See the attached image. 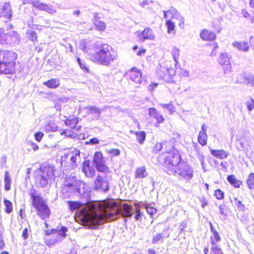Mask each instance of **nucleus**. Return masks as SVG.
<instances>
[{"mask_svg":"<svg viewBox=\"0 0 254 254\" xmlns=\"http://www.w3.org/2000/svg\"><path fill=\"white\" fill-rule=\"evenodd\" d=\"M102 173L97 175L94 182V187L97 190L107 192L109 190V182L111 180V177L105 172Z\"/></svg>","mask_w":254,"mask_h":254,"instance_id":"10","label":"nucleus"},{"mask_svg":"<svg viewBox=\"0 0 254 254\" xmlns=\"http://www.w3.org/2000/svg\"><path fill=\"white\" fill-rule=\"evenodd\" d=\"M43 135H44V134L42 132L39 131V132H36L35 134V139L38 142L41 141V140H42V137L43 136Z\"/></svg>","mask_w":254,"mask_h":254,"instance_id":"56","label":"nucleus"},{"mask_svg":"<svg viewBox=\"0 0 254 254\" xmlns=\"http://www.w3.org/2000/svg\"><path fill=\"white\" fill-rule=\"evenodd\" d=\"M41 173L36 177L37 184L42 188L54 181L59 175L58 171L53 166L49 164L43 165L40 168Z\"/></svg>","mask_w":254,"mask_h":254,"instance_id":"4","label":"nucleus"},{"mask_svg":"<svg viewBox=\"0 0 254 254\" xmlns=\"http://www.w3.org/2000/svg\"><path fill=\"white\" fill-rule=\"evenodd\" d=\"M94 162L96 168L99 172H106L108 170V168L105 165L102 154L101 152L97 151L95 153Z\"/></svg>","mask_w":254,"mask_h":254,"instance_id":"13","label":"nucleus"},{"mask_svg":"<svg viewBox=\"0 0 254 254\" xmlns=\"http://www.w3.org/2000/svg\"><path fill=\"white\" fill-rule=\"evenodd\" d=\"M28 38L33 42L37 41V33L32 30H28L27 32Z\"/></svg>","mask_w":254,"mask_h":254,"instance_id":"41","label":"nucleus"},{"mask_svg":"<svg viewBox=\"0 0 254 254\" xmlns=\"http://www.w3.org/2000/svg\"><path fill=\"white\" fill-rule=\"evenodd\" d=\"M12 13L9 3L5 2L2 5L0 3V17L3 16L6 18L10 19Z\"/></svg>","mask_w":254,"mask_h":254,"instance_id":"18","label":"nucleus"},{"mask_svg":"<svg viewBox=\"0 0 254 254\" xmlns=\"http://www.w3.org/2000/svg\"><path fill=\"white\" fill-rule=\"evenodd\" d=\"M200 36L203 40L212 41L216 38L215 34L208 30H203L201 31Z\"/></svg>","mask_w":254,"mask_h":254,"instance_id":"24","label":"nucleus"},{"mask_svg":"<svg viewBox=\"0 0 254 254\" xmlns=\"http://www.w3.org/2000/svg\"><path fill=\"white\" fill-rule=\"evenodd\" d=\"M17 59V54L14 51L3 50L0 63V73L11 74L14 73Z\"/></svg>","mask_w":254,"mask_h":254,"instance_id":"3","label":"nucleus"},{"mask_svg":"<svg viewBox=\"0 0 254 254\" xmlns=\"http://www.w3.org/2000/svg\"><path fill=\"white\" fill-rule=\"evenodd\" d=\"M135 134L137 142L140 144H143L146 137L145 132L143 131H136Z\"/></svg>","mask_w":254,"mask_h":254,"instance_id":"36","label":"nucleus"},{"mask_svg":"<svg viewBox=\"0 0 254 254\" xmlns=\"http://www.w3.org/2000/svg\"><path fill=\"white\" fill-rule=\"evenodd\" d=\"M242 14H243V15L244 16V17H245L247 19H249L251 17L250 14L249 13V12L247 11V10L246 9H242Z\"/></svg>","mask_w":254,"mask_h":254,"instance_id":"61","label":"nucleus"},{"mask_svg":"<svg viewBox=\"0 0 254 254\" xmlns=\"http://www.w3.org/2000/svg\"><path fill=\"white\" fill-rule=\"evenodd\" d=\"M214 195L218 199H222L224 198V192L218 189L215 191Z\"/></svg>","mask_w":254,"mask_h":254,"instance_id":"49","label":"nucleus"},{"mask_svg":"<svg viewBox=\"0 0 254 254\" xmlns=\"http://www.w3.org/2000/svg\"><path fill=\"white\" fill-rule=\"evenodd\" d=\"M80 48L83 50L84 53H89V51L87 49L85 43L82 42L80 45Z\"/></svg>","mask_w":254,"mask_h":254,"instance_id":"62","label":"nucleus"},{"mask_svg":"<svg viewBox=\"0 0 254 254\" xmlns=\"http://www.w3.org/2000/svg\"><path fill=\"white\" fill-rule=\"evenodd\" d=\"M92 209L95 210L91 215L87 222V227L89 229H98L99 226L107 221L116 220L119 216L125 219L126 222L127 218H131L133 214V207L127 203H124L120 209L117 208L114 211L112 209L117 207L116 204H112L109 206V209L105 210L104 212H98L102 208V205L95 202L90 204Z\"/></svg>","mask_w":254,"mask_h":254,"instance_id":"1","label":"nucleus"},{"mask_svg":"<svg viewBox=\"0 0 254 254\" xmlns=\"http://www.w3.org/2000/svg\"><path fill=\"white\" fill-rule=\"evenodd\" d=\"M158 74L160 75L161 78L166 79L167 76L171 77L174 75L175 74V71L172 68H162V69L158 72Z\"/></svg>","mask_w":254,"mask_h":254,"instance_id":"25","label":"nucleus"},{"mask_svg":"<svg viewBox=\"0 0 254 254\" xmlns=\"http://www.w3.org/2000/svg\"><path fill=\"white\" fill-rule=\"evenodd\" d=\"M246 104L249 111H252L253 109H254V100L252 98H251L250 100L247 101Z\"/></svg>","mask_w":254,"mask_h":254,"instance_id":"48","label":"nucleus"},{"mask_svg":"<svg viewBox=\"0 0 254 254\" xmlns=\"http://www.w3.org/2000/svg\"><path fill=\"white\" fill-rule=\"evenodd\" d=\"M27 144L28 146H29L30 148H32L34 151H37L39 148L37 144H36L31 141L27 142Z\"/></svg>","mask_w":254,"mask_h":254,"instance_id":"53","label":"nucleus"},{"mask_svg":"<svg viewBox=\"0 0 254 254\" xmlns=\"http://www.w3.org/2000/svg\"><path fill=\"white\" fill-rule=\"evenodd\" d=\"M210 242L212 245V247L211 248V251L213 253V254H223V252L222 250L218 247L215 244V242L213 239L212 238H210Z\"/></svg>","mask_w":254,"mask_h":254,"instance_id":"35","label":"nucleus"},{"mask_svg":"<svg viewBox=\"0 0 254 254\" xmlns=\"http://www.w3.org/2000/svg\"><path fill=\"white\" fill-rule=\"evenodd\" d=\"M169 236L170 233L168 232V228L165 229L161 233L157 232L153 234L151 243L152 244L163 243L165 238H168Z\"/></svg>","mask_w":254,"mask_h":254,"instance_id":"16","label":"nucleus"},{"mask_svg":"<svg viewBox=\"0 0 254 254\" xmlns=\"http://www.w3.org/2000/svg\"><path fill=\"white\" fill-rule=\"evenodd\" d=\"M219 63L223 66L225 74H228L230 72L232 67L230 58L228 57L227 53H224L220 55Z\"/></svg>","mask_w":254,"mask_h":254,"instance_id":"15","label":"nucleus"},{"mask_svg":"<svg viewBox=\"0 0 254 254\" xmlns=\"http://www.w3.org/2000/svg\"><path fill=\"white\" fill-rule=\"evenodd\" d=\"M160 106H161L163 108L167 109L171 114H172L174 112V107L172 104H160Z\"/></svg>","mask_w":254,"mask_h":254,"instance_id":"47","label":"nucleus"},{"mask_svg":"<svg viewBox=\"0 0 254 254\" xmlns=\"http://www.w3.org/2000/svg\"><path fill=\"white\" fill-rule=\"evenodd\" d=\"M212 234L213 236L211 237V238H213V239L215 242V243H218L221 241V238L217 231L214 232V233H213Z\"/></svg>","mask_w":254,"mask_h":254,"instance_id":"52","label":"nucleus"},{"mask_svg":"<svg viewBox=\"0 0 254 254\" xmlns=\"http://www.w3.org/2000/svg\"><path fill=\"white\" fill-rule=\"evenodd\" d=\"M232 45L238 50L243 52H247L250 49L249 44L247 41H235L233 43Z\"/></svg>","mask_w":254,"mask_h":254,"instance_id":"22","label":"nucleus"},{"mask_svg":"<svg viewBox=\"0 0 254 254\" xmlns=\"http://www.w3.org/2000/svg\"><path fill=\"white\" fill-rule=\"evenodd\" d=\"M22 236L24 240H26L28 238V230L27 228H25L22 232Z\"/></svg>","mask_w":254,"mask_h":254,"instance_id":"60","label":"nucleus"},{"mask_svg":"<svg viewBox=\"0 0 254 254\" xmlns=\"http://www.w3.org/2000/svg\"><path fill=\"white\" fill-rule=\"evenodd\" d=\"M33 17H30L29 18V20L27 23V24L28 25V26L29 27H31V28H34V25L33 24Z\"/></svg>","mask_w":254,"mask_h":254,"instance_id":"63","label":"nucleus"},{"mask_svg":"<svg viewBox=\"0 0 254 254\" xmlns=\"http://www.w3.org/2000/svg\"><path fill=\"white\" fill-rule=\"evenodd\" d=\"M87 110V114L91 117L93 120H97L100 118L103 110L94 106H89L85 108Z\"/></svg>","mask_w":254,"mask_h":254,"instance_id":"17","label":"nucleus"},{"mask_svg":"<svg viewBox=\"0 0 254 254\" xmlns=\"http://www.w3.org/2000/svg\"><path fill=\"white\" fill-rule=\"evenodd\" d=\"M219 212L222 215L221 219L223 220H226L228 216V209L226 206L224 204H222L219 205Z\"/></svg>","mask_w":254,"mask_h":254,"instance_id":"33","label":"nucleus"},{"mask_svg":"<svg viewBox=\"0 0 254 254\" xmlns=\"http://www.w3.org/2000/svg\"><path fill=\"white\" fill-rule=\"evenodd\" d=\"M168 152V154L166 156L164 160V167L168 174H174L175 169L183 161L178 151L173 150L171 152Z\"/></svg>","mask_w":254,"mask_h":254,"instance_id":"6","label":"nucleus"},{"mask_svg":"<svg viewBox=\"0 0 254 254\" xmlns=\"http://www.w3.org/2000/svg\"><path fill=\"white\" fill-rule=\"evenodd\" d=\"M77 62L81 69H83L85 72H89L88 66H87L84 61H82L79 58H77Z\"/></svg>","mask_w":254,"mask_h":254,"instance_id":"43","label":"nucleus"},{"mask_svg":"<svg viewBox=\"0 0 254 254\" xmlns=\"http://www.w3.org/2000/svg\"><path fill=\"white\" fill-rule=\"evenodd\" d=\"M207 126L204 124H202L201 130L198 136V142L202 145L205 146L207 144V134L206 133Z\"/></svg>","mask_w":254,"mask_h":254,"instance_id":"21","label":"nucleus"},{"mask_svg":"<svg viewBox=\"0 0 254 254\" xmlns=\"http://www.w3.org/2000/svg\"><path fill=\"white\" fill-rule=\"evenodd\" d=\"M239 146H237L238 149L239 150H242L243 149H246L248 144H247L244 141L240 140L238 142Z\"/></svg>","mask_w":254,"mask_h":254,"instance_id":"50","label":"nucleus"},{"mask_svg":"<svg viewBox=\"0 0 254 254\" xmlns=\"http://www.w3.org/2000/svg\"><path fill=\"white\" fill-rule=\"evenodd\" d=\"M153 2L152 0H145L139 2V5L142 7H144L146 5H148L150 3Z\"/></svg>","mask_w":254,"mask_h":254,"instance_id":"59","label":"nucleus"},{"mask_svg":"<svg viewBox=\"0 0 254 254\" xmlns=\"http://www.w3.org/2000/svg\"><path fill=\"white\" fill-rule=\"evenodd\" d=\"M211 153L214 156L221 159L226 158L228 153L223 150L211 149Z\"/></svg>","mask_w":254,"mask_h":254,"instance_id":"28","label":"nucleus"},{"mask_svg":"<svg viewBox=\"0 0 254 254\" xmlns=\"http://www.w3.org/2000/svg\"><path fill=\"white\" fill-rule=\"evenodd\" d=\"M136 210H135V214L134 215V219L136 221H139V222H141L142 219V216L143 215V213L141 211L140 207L137 204H135Z\"/></svg>","mask_w":254,"mask_h":254,"instance_id":"38","label":"nucleus"},{"mask_svg":"<svg viewBox=\"0 0 254 254\" xmlns=\"http://www.w3.org/2000/svg\"><path fill=\"white\" fill-rule=\"evenodd\" d=\"M247 80L249 82L251 83L252 85H254V75L249 76Z\"/></svg>","mask_w":254,"mask_h":254,"instance_id":"64","label":"nucleus"},{"mask_svg":"<svg viewBox=\"0 0 254 254\" xmlns=\"http://www.w3.org/2000/svg\"><path fill=\"white\" fill-rule=\"evenodd\" d=\"M166 24L167 27L168 32L171 33L175 28L174 23L171 20H168L166 21Z\"/></svg>","mask_w":254,"mask_h":254,"instance_id":"45","label":"nucleus"},{"mask_svg":"<svg viewBox=\"0 0 254 254\" xmlns=\"http://www.w3.org/2000/svg\"><path fill=\"white\" fill-rule=\"evenodd\" d=\"M174 175L178 176L182 179L190 180L193 176V170L192 168L185 161H183L176 169H175Z\"/></svg>","mask_w":254,"mask_h":254,"instance_id":"9","label":"nucleus"},{"mask_svg":"<svg viewBox=\"0 0 254 254\" xmlns=\"http://www.w3.org/2000/svg\"><path fill=\"white\" fill-rule=\"evenodd\" d=\"M235 205L239 211H244L245 210V205L242 203L241 201L238 200L237 198H235Z\"/></svg>","mask_w":254,"mask_h":254,"instance_id":"46","label":"nucleus"},{"mask_svg":"<svg viewBox=\"0 0 254 254\" xmlns=\"http://www.w3.org/2000/svg\"><path fill=\"white\" fill-rule=\"evenodd\" d=\"M80 152L75 150L73 152H70L65 154L62 156L61 164L67 166L70 169H74L77 166L76 161L80 160Z\"/></svg>","mask_w":254,"mask_h":254,"instance_id":"11","label":"nucleus"},{"mask_svg":"<svg viewBox=\"0 0 254 254\" xmlns=\"http://www.w3.org/2000/svg\"><path fill=\"white\" fill-rule=\"evenodd\" d=\"M168 12L171 15V17L172 18L176 17V15L179 13L175 8H172L171 9L168 10Z\"/></svg>","mask_w":254,"mask_h":254,"instance_id":"57","label":"nucleus"},{"mask_svg":"<svg viewBox=\"0 0 254 254\" xmlns=\"http://www.w3.org/2000/svg\"><path fill=\"white\" fill-rule=\"evenodd\" d=\"M3 202L5 207V212L8 214L12 212L13 210L12 203L6 199H4Z\"/></svg>","mask_w":254,"mask_h":254,"instance_id":"39","label":"nucleus"},{"mask_svg":"<svg viewBox=\"0 0 254 254\" xmlns=\"http://www.w3.org/2000/svg\"><path fill=\"white\" fill-rule=\"evenodd\" d=\"M108 152L114 156H117L120 154V150L118 149H110L108 151Z\"/></svg>","mask_w":254,"mask_h":254,"instance_id":"55","label":"nucleus"},{"mask_svg":"<svg viewBox=\"0 0 254 254\" xmlns=\"http://www.w3.org/2000/svg\"><path fill=\"white\" fill-rule=\"evenodd\" d=\"M93 53L90 55V59L101 65L108 66L118 58V53L107 44H94L93 46Z\"/></svg>","mask_w":254,"mask_h":254,"instance_id":"2","label":"nucleus"},{"mask_svg":"<svg viewBox=\"0 0 254 254\" xmlns=\"http://www.w3.org/2000/svg\"><path fill=\"white\" fill-rule=\"evenodd\" d=\"M36 193L35 190H31L30 193L33 207L37 209L38 214L42 219H45L49 218L50 211L48 206L44 203L43 198L40 195H36Z\"/></svg>","mask_w":254,"mask_h":254,"instance_id":"5","label":"nucleus"},{"mask_svg":"<svg viewBox=\"0 0 254 254\" xmlns=\"http://www.w3.org/2000/svg\"><path fill=\"white\" fill-rule=\"evenodd\" d=\"M35 7L40 10L45 11L50 14H53L56 12V10L51 5L47 4L39 0L35 2Z\"/></svg>","mask_w":254,"mask_h":254,"instance_id":"20","label":"nucleus"},{"mask_svg":"<svg viewBox=\"0 0 254 254\" xmlns=\"http://www.w3.org/2000/svg\"><path fill=\"white\" fill-rule=\"evenodd\" d=\"M172 54L173 57V59L175 62H176V64H179L178 58L180 56V50L178 48L174 47L172 51Z\"/></svg>","mask_w":254,"mask_h":254,"instance_id":"44","label":"nucleus"},{"mask_svg":"<svg viewBox=\"0 0 254 254\" xmlns=\"http://www.w3.org/2000/svg\"><path fill=\"white\" fill-rule=\"evenodd\" d=\"M144 207L146 209L147 212L151 216L153 217L154 215L156 214L157 212V209L149 206L148 204H144Z\"/></svg>","mask_w":254,"mask_h":254,"instance_id":"42","label":"nucleus"},{"mask_svg":"<svg viewBox=\"0 0 254 254\" xmlns=\"http://www.w3.org/2000/svg\"><path fill=\"white\" fill-rule=\"evenodd\" d=\"M60 80L57 78H52L43 82L44 85L51 89L58 88L60 86Z\"/></svg>","mask_w":254,"mask_h":254,"instance_id":"26","label":"nucleus"},{"mask_svg":"<svg viewBox=\"0 0 254 254\" xmlns=\"http://www.w3.org/2000/svg\"><path fill=\"white\" fill-rule=\"evenodd\" d=\"M69 206L71 210H74L78 207V203L76 202L68 201Z\"/></svg>","mask_w":254,"mask_h":254,"instance_id":"54","label":"nucleus"},{"mask_svg":"<svg viewBox=\"0 0 254 254\" xmlns=\"http://www.w3.org/2000/svg\"><path fill=\"white\" fill-rule=\"evenodd\" d=\"M212 52L210 54V56L211 57H215L217 55V49L218 48V46L216 43H214L212 45Z\"/></svg>","mask_w":254,"mask_h":254,"instance_id":"51","label":"nucleus"},{"mask_svg":"<svg viewBox=\"0 0 254 254\" xmlns=\"http://www.w3.org/2000/svg\"><path fill=\"white\" fill-rule=\"evenodd\" d=\"M39 0H22V4H31L34 7H35V2H38Z\"/></svg>","mask_w":254,"mask_h":254,"instance_id":"58","label":"nucleus"},{"mask_svg":"<svg viewBox=\"0 0 254 254\" xmlns=\"http://www.w3.org/2000/svg\"><path fill=\"white\" fill-rule=\"evenodd\" d=\"M227 180L231 185L235 188H239L242 184V182L237 180L233 175L228 176Z\"/></svg>","mask_w":254,"mask_h":254,"instance_id":"31","label":"nucleus"},{"mask_svg":"<svg viewBox=\"0 0 254 254\" xmlns=\"http://www.w3.org/2000/svg\"><path fill=\"white\" fill-rule=\"evenodd\" d=\"M128 74L129 79L135 83L141 84L143 82L141 71L137 68L134 67L131 68Z\"/></svg>","mask_w":254,"mask_h":254,"instance_id":"14","label":"nucleus"},{"mask_svg":"<svg viewBox=\"0 0 254 254\" xmlns=\"http://www.w3.org/2000/svg\"><path fill=\"white\" fill-rule=\"evenodd\" d=\"M149 115L151 117L155 119L158 123H162L164 121L163 116L156 110L155 108L149 109Z\"/></svg>","mask_w":254,"mask_h":254,"instance_id":"23","label":"nucleus"},{"mask_svg":"<svg viewBox=\"0 0 254 254\" xmlns=\"http://www.w3.org/2000/svg\"><path fill=\"white\" fill-rule=\"evenodd\" d=\"M169 145L170 146V148L169 149H166V152H170L172 151V149L173 148L174 146L172 142L170 141H164L162 143H157L155 147V149L157 151H160L161 149H164V146L166 147L167 146Z\"/></svg>","mask_w":254,"mask_h":254,"instance_id":"30","label":"nucleus"},{"mask_svg":"<svg viewBox=\"0 0 254 254\" xmlns=\"http://www.w3.org/2000/svg\"><path fill=\"white\" fill-rule=\"evenodd\" d=\"M20 41V37L17 32L11 31L8 33H5L3 29H0V44H6L11 46H15L19 44Z\"/></svg>","mask_w":254,"mask_h":254,"instance_id":"8","label":"nucleus"},{"mask_svg":"<svg viewBox=\"0 0 254 254\" xmlns=\"http://www.w3.org/2000/svg\"><path fill=\"white\" fill-rule=\"evenodd\" d=\"M148 176V173L145 167H140L136 169L135 172V177L137 178H145Z\"/></svg>","mask_w":254,"mask_h":254,"instance_id":"32","label":"nucleus"},{"mask_svg":"<svg viewBox=\"0 0 254 254\" xmlns=\"http://www.w3.org/2000/svg\"><path fill=\"white\" fill-rule=\"evenodd\" d=\"M10 183H11V179L10 177L8 174V172L6 171L5 172V177H4V184H5V190H9L10 189Z\"/></svg>","mask_w":254,"mask_h":254,"instance_id":"40","label":"nucleus"},{"mask_svg":"<svg viewBox=\"0 0 254 254\" xmlns=\"http://www.w3.org/2000/svg\"><path fill=\"white\" fill-rule=\"evenodd\" d=\"M94 24L96 27V28L100 31H104L106 27L105 23L102 21H100L98 19H95L94 22Z\"/></svg>","mask_w":254,"mask_h":254,"instance_id":"34","label":"nucleus"},{"mask_svg":"<svg viewBox=\"0 0 254 254\" xmlns=\"http://www.w3.org/2000/svg\"><path fill=\"white\" fill-rule=\"evenodd\" d=\"M141 39L143 41L146 39L152 40L154 38V34L152 30L148 28H145L141 34Z\"/></svg>","mask_w":254,"mask_h":254,"instance_id":"29","label":"nucleus"},{"mask_svg":"<svg viewBox=\"0 0 254 254\" xmlns=\"http://www.w3.org/2000/svg\"><path fill=\"white\" fill-rule=\"evenodd\" d=\"M78 122L79 118L78 117L72 116L66 119L64 122V124L66 126H69L71 128H75L77 127Z\"/></svg>","mask_w":254,"mask_h":254,"instance_id":"27","label":"nucleus"},{"mask_svg":"<svg viewBox=\"0 0 254 254\" xmlns=\"http://www.w3.org/2000/svg\"><path fill=\"white\" fill-rule=\"evenodd\" d=\"M67 231V228L63 226H62L60 229H52L50 231H47V235L53 234L54 235L53 237H55L53 239H51L50 240L49 244L54 245L56 242L64 239L66 236V232Z\"/></svg>","mask_w":254,"mask_h":254,"instance_id":"12","label":"nucleus"},{"mask_svg":"<svg viewBox=\"0 0 254 254\" xmlns=\"http://www.w3.org/2000/svg\"><path fill=\"white\" fill-rule=\"evenodd\" d=\"M82 171L87 177L92 178L95 175V169L90 166L89 160H86L83 162Z\"/></svg>","mask_w":254,"mask_h":254,"instance_id":"19","label":"nucleus"},{"mask_svg":"<svg viewBox=\"0 0 254 254\" xmlns=\"http://www.w3.org/2000/svg\"><path fill=\"white\" fill-rule=\"evenodd\" d=\"M247 184L249 189H254V173H251L247 180Z\"/></svg>","mask_w":254,"mask_h":254,"instance_id":"37","label":"nucleus"},{"mask_svg":"<svg viewBox=\"0 0 254 254\" xmlns=\"http://www.w3.org/2000/svg\"><path fill=\"white\" fill-rule=\"evenodd\" d=\"M86 185V184L74 177L70 180H67L64 184V189L67 191L84 196L88 192L87 188H85Z\"/></svg>","mask_w":254,"mask_h":254,"instance_id":"7","label":"nucleus"}]
</instances>
